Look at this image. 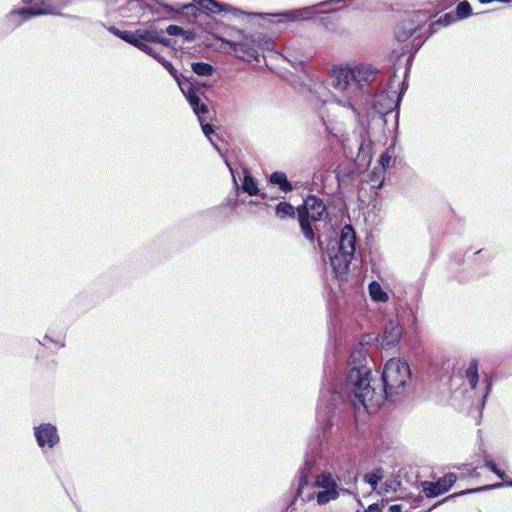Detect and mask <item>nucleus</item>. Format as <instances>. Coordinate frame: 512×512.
<instances>
[{"label": "nucleus", "mask_w": 512, "mask_h": 512, "mask_svg": "<svg viewBox=\"0 0 512 512\" xmlns=\"http://www.w3.org/2000/svg\"><path fill=\"white\" fill-rule=\"evenodd\" d=\"M402 336V327L397 320L386 323L383 331L381 345L385 347L396 345Z\"/></svg>", "instance_id": "ddd939ff"}, {"label": "nucleus", "mask_w": 512, "mask_h": 512, "mask_svg": "<svg viewBox=\"0 0 512 512\" xmlns=\"http://www.w3.org/2000/svg\"><path fill=\"white\" fill-rule=\"evenodd\" d=\"M226 44L230 46L231 50L235 53V56L238 59L247 62L258 60V52L253 41L248 39L238 42L227 40Z\"/></svg>", "instance_id": "1a4fd4ad"}, {"label": "nucleus", "mask_w": 512, "mask_h": 512, "mask_svg": "<svg viewBox=\"0 0 512 512\" xmlns=\"http://www.w3.org/2000/svg\"><path fill=\"white\" fill-rule=\"evenodd\" d=\"M166 33L170 36H178L181 33H184V29L177 25H169L166 28Z\"/></svg>", "instance_id": "473e14b6"}, {"label": "nucleus", "mask_w": 512, "mask_h": 512, "mask_svg": "<svg viewBox=\"0 0 512 512\" xmlns=\"http://www.w3.org/2000/svg\"><path fill=\"white\" fill-rule=\"evenodd\" d=\"M365 479H366L367 483H369L373 489L376 488V486L378 484V480H379V477L377 475L368 474L365 476Z\"/></svg>", "instance_id": "e433bc0d"}, {"label": "nucleus", "mask_w": 512, "mask_h": 512, "mask_svg": "<svg viewBox=\"0 0 512 512\" xmlns=\"http://www.w3.org/2000/svg\"><path fill=\"white\" fill-rule=\"evenodd\" d=\"M370 374L367 367L354 366L348 371L341 387L338 388L335 384L323 386L316 413L317 424L323 432L332 427L338 405L345 398L355 410L363 408L366 412L373 413L385 399L402 393L411 372L406 362L395 358L388 360L382 373L383 390L379 391L371 384Z\"/></svg>", "instance_id": "f257e3e1"}, {"label": "nucleus", "mask_w": 512, "mask_h": 512, "mask_svg": "<svg viewBox=\"0 0 512 512\" xmlns=\"http://www.w3.org/2000/svg\"><path fill=\"white\" fill-rule=\"evenodd\" d=\"M242 190L248 193L250 196L257 195L259 189L255 179L250 175H245L242 183Z\"/></svg>", "instance_id": "4be33fe9"}, {"label": "nucleus", "mask_w": 512, "mask_h": 512, "mask_svg": "<svg viewBox=\"0 0 512 512\" xmlns=\"http://www.w3.org/2000/svg\"><path fill=\"white\" fill-rule=\"evenodd\" d=\"M196 6L193 4H186L182 6H171V5H164V10L167 12H174V13H182L185 10H195Z\"/></svg>", "instance_id": "c756f323"}, {"label": "nucleus", "mask_w": 512, "mask_h": 512, "mask_svg": "<svg viewBox=\"0 0 512 512\" xmlns=\"http://www.w3.org/2000/svg\"><path fill=\"white\" fill-rule=\"evenodd\" d=\"M44 340H45V341H51V342H53V341H52L48 336H45V337H44Z\"/></svg>", "instance_id": "49530a36"}, {"label": "nucleus", "mask_w": 512, "mask_h": 512, "mask_svg": "<svg viewBox=\"0 0 512 512\" xmlns=\"http://www.w3.org/2000/svg\"><path fill=\"white\" fill-rule=\"evenodd\" d=\"M376 175H377V172H376V171H373V172L371 173V181H372V182H376V181H377V180L375 179Z\"/></svg>", "instance_id": "37998d69"}, {"label": "nucleus", "mask_w": 512, "mask_h": 512, "mask_svg": "<svg viewBox=\"0 0 512 512\" xmlns=\"http://www.w3.org/2000/svg\"><path fill=\"white\" fill-rule=\"evenodd\" d=\"M159 63H161L163 65V67L170 73V75L176 80L179 87L181 88L183 85L180 81V76L178 75V72L176 71V69L173 67L172 63L165 60L164 58Z\"/></svg>", "instance_id": "c85d7f7f"}, {"label": "nucleus", "mask_w": 512, "mask_h": 512, "mask_svg": "<svg viewBox=\"0 0 512 512\" xmlns=\"http://www.w3.org/2000/svg\"><path fill=\"white\" fill-rule=\"evenodd\" d=\"M352 258L353 255H346L339 251L330 256L331 266L337 276H343L347 273Z\"/></svg>", "instance_id": "4468645a"}, {"label": "nucleus", "mask_w": 512, "mask_h": 512, "mask_svg": "<svg viewBox=\"0 0 512 512\" xmlns=\"http://www.w3.org/2000/svg\"><path fill=\"white\" fill-rule=\"evenodd\" d=\"M25 4H31L33 0H22Z\"/></svg>", "instance_id": "c03bdc74"}, {"label": "nucleus", "mask_w": 512, "mask_h": 512, "mask_svg": "<svg viewBox=\"0 0 512 512\" xmlns=\"http://www.w3.org/2000/svg\"><path fill=\"white\" fill-rule=\"evenodd\" d=\"M109 31L118 37H119V33H121V30L117 29L116 27H110Z\"/></svg>", "instance_id": "79ce46f5"}, {"label": "nucleus", "mask_w": 512, "mask_h": 512, "mask_svg": "<svg viewBox=\"0 0 512 512\" xmlns=\"http://www.w3.org/2000/svg\"><path fill=\"white\" fill-rule=\"evenodd\" d=\"M399 100L400 94L396 89H393L392 84H389L387 88L376 92L373 109L381 115H386L399 105Z\"/></svg>", "instance_id": "0eeeda50"}, {"label": "nucleus", "mask_w": 512, "mask_h": 512, "mask_svg": "<svg viewBox=\"0 0 512 512\" xmlns=\"http://www.w3.org/2000/svg\"><path fill=\"white\" fill-rule=\"evenodd\" d=\"M431 13L426 10H416L402 19L395 27V37L399 42H405L431 17Z\"/></svg>", "instance_id": "423d86ee"}, {"label": "nucleus", "mask_w": 512, "mask_h": 512, "mask_svg": "<svg viewBox=\"0 0 512 512\" xmlns=\"http://www.w3.org/2000/svg\"><path fill=\"white\" fill-rule=\"evenodd\" d=\"M182 93L192 107L194 113L197 115L199 122L205 119V115L209 112L208 106L201 102L199 96L191 85L182 86Z\"/></svg>", "instance_id": "9b49d317"}, {"label": "nucleus", "mask_w": 512, "mask_h": 512, "mask_svg": "<svg viewBox=\"0 0 512 512\" xmlns=\"http://www.w3.org/2000/svg\"><path fill=\"white\" fill-rule=\"evenodd\" d=\"M507 485L512 487V480L507 482Z\"/></svg>", "instance_id": "09e8293b"}, {"label": "nucleus", "mask_w": 512, "mask_h": 512, "mask_svg": "<svg viewBox=\"0 0 512 512\" xmlns=\"http://www.w3.org/2000/svg\"><path fill=\"white\" fill-rule=\"evenodd\" d=\"M373 187H376V185L374 184ZM382 187V181L379 182V184L377 185V188H381Z\"/></svg>", "instance_id": "a18cd8bd"}, {"label": "nucleus", "mask_w": 512, "mask_h": 512, "mask_svg": "<svg viewBox=\"0 0 512 512\" xmlns=\"http://www.w3.org/2000/svg\"><path fill=\"white\" fill-rule=\"evenodd\" d=\"M270 183L277 185L279 189L285 193L293 190L292 184L288 181L287 176L284 172L276 171L270 176Z\"/></svg>", "instance_id": "a211bd4d"}, {"label": "nucleus", "mask_w": 512, "mask_h": 512, "mask_svg": "<svg viewBox=\"0 0 512 512\" xmlns=\"http://www.w3.org/2000/svg\"><path fill=\"white\" fill-rule=\"evenodd\" d=\"M192 71L199 76H211L214 72V67L205 62H197L192 64Z\"/></svg>", "instance_id": "5701e85b"}, {"label": "nucleus", "mask_w": 512, "mask_h": 512, "mask_svg": "<svg viewBox=\"0 0 512 512\" xmlns=\"http://www.w3.org/2000/svg\"><path fill=\"white\" fill-rule=\"evenodd\" d=\"M52 0L40 1L35 3L30 8H20L16 10H12L7 15V23L10 27L15 28L21 25L24 21L30 19L31 17L45 14H55L57 13V7L51 4Z\"/></svg>", "instance_id": "39448f33"}, {"label": "nucleus", "mask_w": 512, "mask_h": 512, "mask_svg": "<svg viewBox=\"0 0 512 512\" xmlns=\"http://www.w3.org/2000/svg\"><path fill=\"white\" fill-rule=\"evenodd\" d=\"M365 512H381V509L378 507L377 504H372L368 507L367 510H365Z\"/></svg>", "instance_id": "ea45409f"}, {"label": "nucleus", "mask_w": 512, "mask_h": 512, "mask_svg": "<svg viewBox=\"0 0 512 512\" xmlns=\"http://www.w3.org/2000/svg\"><path fill=\"white\" fill-rule=\"evenodd\" d=\"M327 3H328V2H322V3H320L319 5H320V6H324V5H326Z\"/></svg>", "instance_id": "de8ad7c7"}, {"label": "nucleus", "mask_w": 512, "mask_h": 512, "mask_svg": "<svg viewBox=\"0 0 512 512\" xmlns=\"http://www.w3.org/2000/svg\"><path fill=\"white\" fill-rule=\"evenodd\" d=\"M194 1L197 2L206 13L219 14L222 11H226V12L229 11L236 15L241 13V11L239 9L230 8L226 5H222L218 2H216L215 0H194Z\"/></svg>", "instance_id": "2eb2a0df"}, {"label": "nucleus", "mask_w": 512, "mask_h": 512, "mask_svg": "<svg viewBox=\"0 0 512 512\" xmlns=\"http://www.w3.org/2000/svg\"><path fill=\"white\" fill-rule=\"evenodd\" d=\"M119 38L135 47H137L139 43L136 36V31H121V33H119Z\"/></svg>", "instance_id": "cd10ccee"}, {"label": "nucleus", "mask_w": 512, "mask_h": 512, "mask_svg": "<svg viewBox=\"0 0 512 512\" xmlns=\"http://www.w3.org/2000/svg\"><path fill=\"white\" fill-rule=\"evenodd\" d=\"M456 19H457V17L455 15H453L452 13H446L445 15L440 17L437 21H434L431 24V30H432V32H435L437 30V26H439V25L448 26V25L452 24L453 22H455Z\"/></svg>", "instance_id": "393cba45"}, {"label": "nucleus", "mask_w": 512, "mask_h": 512, "mask_svg": "<svg viewBox=\"0 0 512 512\" xmlns=\"http://www.w3.org/2000/svg\"><path fill=\"white\" fill-rule=\"evenodd\" d=\"M472 14V8L468 1H461L458 3L456 8L457 19H465Z\"/></svg>", "instance_id": "b1692460"}, {"label": "nucleus", "mask_w": 512, "mask_h": 512, "mask_svg": "<svg viewBox=\"0 0 512 512\" xmlns=\"http://www.w3.org/2000/svg\"><path fill=\"white\" fill-rule=\"evenodd\" d=\"M485 466L490 470L492 471L493 473H495L500 479L502 480H505L506 479V475L503 471H501L497 465L494 463L493 460L491 459H488L486 458L485 459Z\"/></svg>", "instance_id": "7c9ffc66"}, {"label": "nucleus", "mask_w": 512, "mask_h": 512, "mask_svg": "<svg viewBox=\"0 0 512 512\" xmlns=\"http://www.w3.org/2000/svg\"><path fill=\"white\" fill-rule=\"evenodd\" d=\"M356 236L355 231L351 225H345L340 234V238L337 242V251L343 252L346 255H354L355 252Z\"/></svg>", "instance_id": "f8f14e48"}, {"label": "nucleus", "mask_w": 512, "mask_h": 512, "mask_svg": "<svg viewBox=\"0 0 512 512\" xmlns=\"http://www.w3.org/2000/svg\"><path fill=\"white\" fill-rule=\"evenodd\" d=\"M455 481L456 475L454 473H447L436 482H424L423 491L427 497H436L447 492Z\"/></svg>", "instance_id": "9d476101"}, {"label": "nucleus", "mask_w": 512, "mask_h": 512, "mask_svg": "<svg viewBox=\"0 0 512 512\" xmlns=\"http://www.w3.org/2000/svg\"><path fill=\"white\" fill-rule=\"evenodd\" d=\"M34 435L37 444L40 447L48 446L49 448L54 447L59 442V436L57 428L50 424L44 423L34 428Z\"/></svg>", "instance_id": "6e6552de"}, {"label": "nucleus", "mask_w": 512, "mask_h": 512, "mask_svg": "<svg viewBox=\"0 0 512 512\" xmlns=\"http://www.w3.org/2000/svg\"><path fill=\"white\" fill-rule=\"evenodd\" d=\"M204 121H205V119L202 122H200L202 131L205 134V136L210 138V135L214 133L213 126L208 123H204Z\"/></svg>", "instance_id": "c9c22d12"}, {"label": "nucleus", "mask_w": 512, "mask_h": 512, "mask_svg": "<svg viewBox=\"0 0 512 512\" xmlns=\"http://www.w3.org/2000/svg\"><path fill=\"white\" fill-rule=\"evenodd\" d=\"M275 213L280 219L294 218L295 208L288 202H280L276 206Z\"/></svg>", "instance_id": "aec40b11"}, {"label": "nucleus", "mask_w": 512, "mask_h": 512, "mask_svg": "<svg viewBox=\"0 0 512 512\" xmlns=\"http://www.w3.org/2000/svg\"><path fill=\"white\" fill-rule=\"evenodd\" d=\"M311 8H302L292 12L273 14V16L277 17V22H294L298 20H307L311 17Z\"/></svg>", "instance_id": "dca6fc26"}, {"label": "nucleus", "mask_w": 512, "mask_h": 512, "mask_svg": "<svg viewBox=\"0 0 512 512\" xmlns=\"http://www.w3.org/2000/svg\"><path fill=\"white\" fill-rule=\"evenodd\" d=\"M379 74L371 65H337L330 73L328 82L337 104L356 113V105L368 101L372 96L369 87Z\"/></svg>", "instance_id": "7ed1b4c3"}, {"label": "nucleus", "mask_w": 512, "mask_h": 512, "mask_svg": "<svg viewBox=\"0 0 512 512\" xmlns=\"http://www.w3.org/2000/svg\"><path fill=\"white\" fill-rule=\"evenodd\" d=\"M369 293L371 298L375 301L385 302L388 299L387 293L382 290L380 284L377 283L376 281L370 283Z\"/></svg>", "instance_id": "412c9836"}, {"label": "nucleus", "mask_w": 512, "mask_h": 512, "mask_svg": "<svg viewBox=\"0 0 512 512\" xmlns=\"http://www.w3.org/2000/svg\"><path fill=\"white\" fill-rule=\"evenodd\" d=\"M161 29L150 27L148 29H137L136 36L139 43H155Z\"/></svg>", "instance_id": "6ab92c4d"}, {"label": "nucleus", "mask_w": 512, "mask_h": 512, "mask_svg": "<svg viewBox=\"0 0 512 512\" xmlns=\"http://www.w3.org/2000/svg\"><path fill=\"white\" fill-rule=\"evenodd\" d=\"M491 389H492V382L487 376H485V378L482 381L481 387L479 389V391L481 392L480 397H481L482 406L485 405V401H486L488 395L490 394Z\"/></svg>", "instance_id": "a878e982"}, {"label": "nucleus", "mask_w": 512, "mask_h": 512, "mask_svg": "<svg viewBox=\"0 0 512 512\" xmlns=\"http://www.w3.org/2000/svg\"><path fill=\"white\" fill-rule=\"evenodd\" d=\"M155 43H160L166 47H170L172 45L171 40L169 38L164 37V31L162 29L158 35V40H156Z\"/></svg>", "instance_id": "f704fd0d"}, {"label": "nucleus", "mask_w": 512, "mask_h": 512, "mask_svg": "<svg viewBox=\"0 0 512 512\" xmlns=\"http://www.w3.org/2000/svg\"><path fill=\"white\" fill-rule=\"evenodd\" d=\"M456 0H448L446 1L445 3H443L442 5L439 6V9L440 10H443V9H446L448 8L449 6H451Z\"/></svg>", "instance_id": "a19ab883"}, {"label": "nucleus", "mask_w": 512, "mask_h": 512, "mask_svg": "<svg viewBox=\"0 0 512 512\" xmlns=\"http://www.w3.org/2000/svg\"><path fill=\"white\" fill-rule=\"evenodd\" d=\"M464 383H467L471 390L475 391L477 389V384L479 382V373H478V361L473 359L469 362L467 368L465 369L464 375Z\"/></svg>", "instance_id": "f3484780"}, {"label": "nucleus", "mask_w": 512, "mask_h": 512, "mask_svg": "<svg viewBox=\"0 0 512 512\" xmlns=\"http://www.w3.org/2000/svg\"><path fill=\"white\" fill-rule=\"evenodd\" d=\"M184 37L186 41H193L195 39V34L192 31L184 30V33L180 34Z\"/></svg>", "instance_id": "4c0bfd02"}, {"label": "nucleus", "mask_w": 512, "mask_h": 512, "mask_svg": "<svg viewBox=\"0 0 512 512\" xmlns=\"http://www.w3.org/2000/svg\"><path fill=\"white\" fill-rule=\"evenodd\" d=\"M298 218L301 230L309 241H314V229L318 230L317 224L312 227L311 221L318 222L328 216L327 208L322 199L315 195H308L302 206L298 207Z\"/></svg>", "instance_id": "20e7f679"}, {"label": "nucleus", "mask_w": 512, "mask_h": 512, "mask_svg": "<svg viewBox=\"0 0 512 512\" xmlns=\"http://www.w3.org/2000/svg\"><path fill=\"white\" fill-rule=\"evenodd\" d=\"M392 161V157L387 153H384L380 156L379 164L381 166V172H385L389 167Z\"/></svg>", "instance_id": "2f4dec72"}, {"label": "nucleus", "mask_w": 512, "mask_h": 512, "mask_svg": "<svg viewBox=\"0 0 512 512\" xmlns=\"http://www.w3.org/2000/svg\"><path fill=\"white\" fill-rule=\"evenodd\" d=\"M311 452H307L304 465L298 471L297 496L303 501L316 500L318 505H326L339 498L341 494L349 493L345 485H350L354 478L351 475L334 476L329 471H323L313 477L316 471V455L319 440L316 439Z\"/></svg>", "instance_id": "f03ea898"}, {"label": "nucleus", "mask_w": 512, "mask_h": 512, "mask_svg": "<svg viewBox=\"0 0 512 512\" xmlns=\"http://www.w3.org/2000/svg\"><path fill=\"white\" fill-rule=\"evenodd\" d=\"M390 512H401L402 511V505L400 504H394L389 507Z\"/></svg>", "instance_id": "58836bf2"}, {"label": "nucleus", "mask_w": 512, "mask_h": 512, "mask_svg": "<svg viewBox=\"0 0 512 512\" xmlns=\"http://www.w3.org/2000/svg\"><path fill=\"white\" fill-rule=\"evenodd\" d=\"M137 48L147 55L153 57L158 62L163 60V57L156 52V50L149 45V43H138Z\"/></svg>", "instance_id": "bb28decb"}, {"label": "nucleus", "mask_w": 512, "mask_h": 512, "mask_svg": "<svg viewBox=\"0 0 512 512\" xmlns=\"http://www.w3.org/2000/svg\"><path fill=\"white\" fill-rule=\"evenodd\" d=\"M502 486H503L502 483H497L494 485L485 486V487H481V488H477V489H469L467 491H463V492L459 493L458 495H463V494H468V493H473V492H478V491H483V490H489V489H496V488H499Z\"/></svg>", "instance_id": "72a5a7b5"}]
</instances>
